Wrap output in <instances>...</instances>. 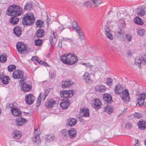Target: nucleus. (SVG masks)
<instances>
[{
	"instance_id": "obj_3",
	"label": "nucleus",
	"mask_w": 146,
	"mask_h": 146,
	"mask_svg": "<svg viewBox=\"0 0 146 146\" xmlns=\"http://www.w3.org/2000/svg\"><path fill=\"white\" fill-rule=\"evenodd\" d=\"M23 13V10L19 6H11L7 9V14L9 16H17L20 15Z\"/></svg>"
},
{
	"instance_id": "obj_57",
	"label": "nucleus",
	"mask_w": 146,
	"mask_h": 146,
	"mask_svg": "<svg viewBox=\"0 0 146 146\" xmlns=\"http://www.w3.org/2000/svg\"><path fill=\"white\" fill-rule=\"evenodd\" d=\"M56 76L55 74L53 72H52L51 74L50 77L52 79L54 78Z\"/></svg>"
},
{
	"instance_id": "obj_43",
	"label": "nucleus",
	"mask_w": 146,
	"mask_h": 146,
	"mask_svg": "<svg viewBox=\"0 0 146 146\" xmlns=\"http://www.w3.org/2000/svg\"><path fill=\"white\" fill-rule=\"evenodd\" d=\"M43 22L40 20H38L37 21L36 23V25L37 27H41L43 25Z\"/></svg>"
},
{
	"instance_id": "obj_22",
	"label": "nucleus",
	"mask_w": 146,
	"mask_h": 146,
	"mask_svg": "<svg viewBox=\"0 0 146 146\" xmlns=\"http://www.w3.org/2000/svg\"><path fill=\"white\" fill-rule=\"evenodd\" d=\"M103 98L105 101L108 103H110L113 101L111 95L108 93L104 94Z\"/></svg>"
},
{
	"instance_id": "obj_5",
	"label": "nucleus",
	"mask_w": 146,
	"mask_h": 146,
	"mask_svg": "<svg viewBox=\"0 0 146 146\" xmlns=\"http://www.w3.org/2000/svg\"><path fill=\"white\" fill-rule=\"evenodd\" d=\"M146 63V54H142L140 56L136 58L135 64V65L138 66L141 65H144Z\"/></svg>"
},
{
	"instance_id": "obj_46",
	"label": "nucleus",
	"mask_w": 146,
	"mask_h": 146,
	"mask_svg": "<svg viewBox=\"0 0 146 146\" xmlns=\"http://www.w3.org/2000/svg\"><path fill=\"white\" fill-rule=\"evenodd\" d=\"M42 40L39 39L35 40V44L37 46H40L42 44Z\"/></svg>"
},
{
	"instance_id": "obj_52",
	"label": "nucleus",
	"mask_w": 146,
	"mask_h": 146,
	"mask_svg": "<svg viewBox=\"0 0 146 146\" xmlns=\"http://www.w3.org/2000/svg\"><path fill=\"white\" fill-rule=\"evenodd\" d=\"M41 94L40 96V97H41V99L44 100L45 99L46 96H47V94L45 92L44 94H42L41 93H40Z\"/></svg>"
},
{
	"instance_id": "obj_53",
	"label": "nucleus",
	"mask_w": 146,
	"mask_h": 146,
	"mask_svg": "<svg viewBox=\"0 0 146 146\" xmlns=\"http://www.w3.org/2000/svg\"><path fill=\"white\" fill-rule=\"evenodd\" d=\"M132 126L131 124L129 122L127 123L125 125V127L127 129H130Z\"/></svg>"
},
{
	"instance_id": "obj_19",
	"label": "nucleus",
	"mask_w": 146,
	"mask_h": 146,
	"mask_svg": "<svg viewBox=\"0 0 146 146\" xmlns=\"http://www.w3.org/2000/svg\"><path fill=\"white\" fill-rule=\"evenodd\" d=\"M105 30L106 35L107 38L110 40H112L113 39V36L111 32L110 29L107 26H106L105 27Z\"/></svg>"
},
{
	"instance_id": "obj_30",
	"label": "nucleus",
	"mask_w": 146,
	"mask_h": 146,
	"mask_svg": "<svg viewBox=\"0 0 146 146\" xmlns=\"http://www.w3.org/2000/svg\"><path fill=\"white\" fill-rule=\"evenodd\" d=\"M105 111L108 114L112 113L113 111V109L112 106L108 105L104 107Z\"/></svg>"
},
{
	"instance_id": "obj_27",
	"label": "nucleus",
	"mask_w": 146,
	"mask_h": 146,
	"mask_svg": "<svg viewBox=\"0 0 146 146\" xmlns=\"http://www.w3.org/2000/svg\"><path fill=\"white\" fill-rule=\"evenodd\" d=\"M13 31L15 35L18 37H19L21 34V28L18 27H15L13 29Z\"/></svg>"
},
{
	"instance_id": "obj_64",
	"label": "nucleus",
	"mask_w": 146,
	"mask_h": 146,
	"mask_svg": "<svg viewBox=\"0 0 146 146\" xmlns=\"http://www.w3.org/2000/svg\"><path fill=\"white\" fill-rule=\"evenodd\" d=\"M144 144L145 146H146V139L144 141Z\"/></svg>"
},
{
	"instance_id": "obj_16",
	"label": "nucleus",
	"mask_w": 146,
	"mask_h": 146,
	"mask_svg": "<svg viewBox=\"0 0 146 146\" xmlns=\"http://www.w3.org/2000/svg\"><path fill=\"white\" fill-rule=\"evenodd\" d=\"M70 101L68 99H64L60 103V107L62 109L67 108L70 105Z\"/></svg>"
},
{
	"instance_id": "obj_54",
	"label": "nucleus",
	"mask_w": 146,
	"mask_h": 146,
	"mask_svg": "<svg viewBox=\"0 0 146 146\" xmlns=\"http://www.w3.org/2000/svg\"><path fill=\"white\" fill-rule=\"evenodd\" d=\"M62 41L70 42H71V41H72V40H71V39L68 38H63L62 39Z\"/></svg>"
},
{
	"instance_id": "obj_59",
	"label": "nucleus",
	"mask_w": 146,
	"mask_h": 146,
	"mask_svg": "<svg viewBox=\"0 0 146 146\" xmlns=\"http://www.w3.org/2000/svg\"><path fill=\"white\" fill-rule=\"evenodd\" d=\"M37 62H38L40 64H43L44 62L40 60L39 59H38V61Z\"/></svg>"
},
{
	"instance_id": "obj_49",
	"label": "nucleus",
	"mask_w": 146,
	"mask_h": 146,
	"mask_svg": "<svg viewBox=\"0 0 146 146\" xmlns=\"http://www.w3.org/2000/svg\"><path fill=\"white\" fill-rule=\"evenodd\" d=\"M41 94L40 93L39 96L38 97L36 103V106L37 107L39 106L41 102V98L40 97Z\"/></svg>"
},
{
	"instance_id": "obj_2",
	"label": "nucleus",
	"mask_w": 146,
	"mask_h": 146,
	"mask_svg": "<svg viewBox=\"0 0 146 146\" xmlns=\"http://www.w3.org/2000/svg\"><path fill=\"white\" fill-rule=\"evenodd\" d=\"M60 60L63 63L68 65H72L77 62V57L74 54H64L60 58Z\"/></svg>"
},
{
	"instance_id": "obj_26",
	"label": "nucleus",
	"mask_w": 146,
	"mask_h": 146,
	"mask_svg": "<svg viewBox=\"0 0 146 146\" xmlns=\"http://www.w3.org/2000/svg\"><path fill=\"white\" fill-rule=\"evenodd\" d=\"M139 128L142 130L145 129L146 128V122L143 120H140L138 123Z\"/></svg>"
},
{
	"instance_id": "obj_61",
	"label": "nucleus",
	"mask_w": 146,
	"mask_h": 146,
	"mask_svg": "<svg viewBox=\"0 0 146 146\" xmlns=\"http://www.w3.org/2000/svg\"><path fill=\"white\" fill-rule=\"evenodd\" d=\"M62 42H59V44H58V46L59 47H61L62 46V44H61Z\"/></svg>"
},
{
	"instance_id": "obj_34",
	"label": "nucleus",
	"mask_w": 146,
	"mask_h": 146,
	"mask_svg": "<svg viewBox=\"0 0 146 146\" xmlns=\"http://www.w3.org/2000/svg\"><path fill=\"white\" fill-rule=\"evenodd\" d=\"M77 33H78V35L80 36V38L82 40H84V34L82 32V31L80 28L78 29L76 31Z\"/></svg>"
},
{
	"instance_id": "obj_48",
	"label": "nucleus",
	"mask_w": 146,
	"mask_h": 146,
	"mask_svg": "<svg viewBox=\"0 0 146 146\" xmlns=\"http://www.w3.org/2000/svg\"><path fill=\"white\" fill-rule=\"evenodd\" d=\"M16 68V67L14 65H10L8 67V70L10 72H12Z\"/></svg>"
},
{
	"instance_id": "obj_10",
	"label": "nucleus",
	"mask_w": 146,
	"mask_h": 146,
	"mask_svg": "<svg viewBox=\"0 0 146 146\" xmlns=\"http://www.w3.org/2000/svg\"><path fill=\"white\" fill-rule=\"evenodd\" d=\"M92 105L95 109H98L102 106V103L100 100L98 98H94L92 100Z\"/></svg>"
},
{
	"instance_id": "obj_14",
	"label": "nucleus",
	"mask_w": 146,
	"mask_h": 146,
	"mask_svg": "<svg viewBox=\"0 0 146 146\" xmlns=\"http://www.w3.org/2000/svg\"><path fill=\"white\" fill-rule=\"evenodd\" d=\"M52 35L50 36V42L51 45L53 46L56 43L57 41L56 37L57 35L56 33H54V31H51Z\"/></svg>"
},
{
	"instance_id": "obj_8",
	"label": "nucleus",
	"mask_w": 146,
	"mask_h": 146,
	"mask_svg": "<svg viewBox=\"0 0 146 146\" xmlns=\"http://www.w3.org/2000/svg\"><path fill=\"white\" fill-rule=\"evenodd\" d=\"M73 91L70 90L62 91L60 93V95L61 97L66 98L71 97L73 96Z\"/></svg>"
},
{
	"instance_id": "obj_23",
	"label": "nucleus",
	"mask_w": 146,
	"mask_h": 146,
	"mask_svg": "<svg viewBox=\"0 0 146 146\" xmlns=\"http://www.w3.org/2000/svg\"><path fill=\"white\" fill-rule=\"evenodd\" d=\"M82 78L86 83L89 84L91 82L90 75L88 72H86L84 73Z\"/></svg>"
},
{
	"instance_id": "obj_58",
	"label": "nucleus",
	"mask_w": 146,
	"mask_h": 146,
	"mask_svg": "<svg viewBox=\"0 0 146 146\" xmlns=\"http://www.w3.org/2000/svg\"><path fill=\"white\" fill-rule=\"evenodd\" d=\"M121 30L120 31L116 32L115 33V35L118 36H120L121 35Z\"/></svg>"
},
{
	"instance_id": "obj_33",
	"label": "nucleus",
	"mask_w": 146,
	"mask_h": 146,
	"mask_svg": "<svg viewBox=\"0 0 146 146\" xmlns=\"http://www.w3.org/2000/svg\"><path fill=\"white\" fill-rule=\"evenodd\" d=\"M44 31L42 29H38L36 33V35L37 37L41 38L44 35Z\"/></svg>"
},
{
	"instance_id": "obj_47",
	"label": "nucleus",
	"mask_w": 146,
	"mask_h": 146,
	"mask_svg": "<svg viewBox=\"0 0 146 146\" xmlns=\"http://www.w3.org/2000/svg\"><path fill=\"white\" fill-rule=\"evenodd\" d=\"M112 79L110 78H108L106 80V84L109 86H110L112 84Z\"/></svg>"
},
{
	"instance_id": "obj_31",
	"label": "nucleus",
	"mask_w": 146,
	"mask_h": 146,
	"mask_svg": "<svg viewBox=\"0 0 146 146\" xmlns=\"http://www.w3.org/2000/svg\"><path fill=\"white\" fill-rule=\"evenodd\" d=\"M19 20V19L16 16H14L10 19L9 22L11 24L14 25L18 22Z\"/></svg>"
},
{
	"instance_id": "obj_15",
	"label": "nucleus",
	"mask_w": 146,
	"mask_h": 146,
	"mask_svg": "<svg viewBox=\"0 0 146 146\" xmlns=\"http://www.w3.org/2000/svg\"><path fill=\"white\" fill-rule=\"evenodd\" d=\"M80 116L82 117H89V110L86 108H82L80 109Z\"/></svg>"
},
{
	"instance_id": "obj_24",
	"label": "nucleus",
	"mask_w": 146,
	"mask_h": 146,
	"mask_svg": "<svg viewBox=\"0 0 146 146\" xmlns=\"http://www.w3.org/2000/svg\"><path fill=\"white\" fill-rule=\"evenodd\" d=\"M74 83L72 81H65L62 82L61 86L63 88H66L72 86Z\"/></svg>"
},
{
	"instance_id": "obj_36",
	"label": "nucleus",
	"mask_w": 146,
	"mask_h": 146,
	"mask_svg": "<svg viewBox=\"0 0 146 146\" xmlns=\"http://www.w3.org/2000/svg\"><path fill=\"white\" fill-rule=\"evenodd\" d=\"M7 55L4 54L0 56V62L1 63L5 62L7 60Z\"/></svg>"
},
{
	"instance_id": "obj_41",
	"label": "nucleus",
	"mask_w": 146,
	"mask_h": 146,
	"mask_svg": "<svg viewBox=\"0 0 146 146\" xmlns=\"http://www.w3.org/2000/svg\"><path fill=\"white\" fill-rule=\"evenodd\" d=\"M137 13L139 16H143L145 14L144 10L142 9L138 8L137 9Z\"/></svg>"
},
{
	"instance_id": "obj_25",
	"label": "nucleus",
	"mask_w": 146,
	"mask_h": 146,
	"mask_svg": "<svg viewBox=\"0 0 146 146\" xmlns=\"http://www.w3.org/2000/svg\"><path fill=\"white\" fill-rule=\"evenodd\" d=\"M56 102L52 99H49L46 104V106L48 108H50L52 107L55 104Z\"/></svg>"
},
{
	"instance_id": "obj_40",
	"label": "nucleus",
	"mask_w": 146,
	"mask_h": 146,
	"mask_svg": "<svg viewBox=\"0 0 146 146\" xmlns=\"http://www.w3.org/2000/svg\"><path fill=\"white\" fill-rule=\"evenodd\" d=\"M47 141H52L55 139V137L53 134L49 135H47L45 138Z\"/></svg>"
},
{
	"instance_id": "obj_13",
	"label": "nucleus",
	"mask_w": 146,
	"mask_h": 146,
	"mask_svg": "<svg viewBox=\"0 0 146 146\" xmlns=\"http://www.w3.org/2000/svg\"><path fill=\"white\" fill-rule=\"evenodd\" d=\"M26 103L29 105L32 104L34 100L35 97L32 94H29L26 95L25 97Z\"/></svg>"
},
{
	"instance_id": "obj_42",
	"label": "nucleus",
	"mask_w": 146,
	"mask_h": 146,
	"mask_svg": "<svg viewBox=\"0 0 146 146\" xmlns=\"http://www.w3.org/2000/svg\"><path fill=\"white\" fill-rule=\"evenodd\" d=\"M145 33L144 30L141 28L138 29L137 30V34L140 36H143Z\"/></svg>"
},
{
	"instance_id": "obj_50",
	"label": "nucleus",
	"mask_w": 146,
	"mask_h": 146,
	"mask_svg": "<svg viewBox=\"0 0 146 146\" xmlns=\"http://www.w3.org/2000/svg\"><path fill=\"white\" fill-rule=\"evenodd\" d=\"M134 116L135 118L139 119L141 118V115L140 113H135L134 114Z\"/></svg>"
},
{
	"instance_id": "obj_56",
	"label": "nucleus",
	"mask_w": 146,
	"mask_h": 146,
	"mask_svg": "<svg viewBox=\"0 0 146 146\" xmlns=\"http://www.w3.org/2000/svg\"><path fill=\"white\" fill-rule=\"evenodd\" d=\"M139 142L138 139H135V146H139Z\"/></svg>"
},
{
	"instance_id": "obj_63",
	"label": "nucleus",
	"mask_w": 146,
	"mask_h": 146,
	"mask_svg": "<svg viewBox=\"0 0 146 146\" xmlns=\"http://www.w3.org/2000/svg\"><path fill=\"white\" fill-rule=\"evenodd\" d=\"M87 4L88 5H90V7H91V3H90L89 2H87Z\"/></svg>"
},
{
	"instance_id": "obj_28",
	"label": "nucleus",
	"mask_w": 146,
	"mask_h": 146,
	"mask_svg": "<svg viewBox=\"0 0 146 146\" xmlns=\"http://www.w3.org/2000/svg\"><path fill=\"white\" fill-rule=\"evenodd\" d=\"M81 64L85 66L86 67V70L89 71V72H90L92 71L93 66L91 65L90 63H82Z\"/></svg>"
},
{
	"instance_id": "obj_55",
	"label": "nucleus",
	"mask_w": 146,
	"mask_h": 146,
	"mask_svg": "<svg viewBox=\"0 0 146 146\" xmlns=\"http://www.w3.org/2000/svg\"><path fill=\"white\" fill-rule=\"evenodd\" d=\"M31 59L32 61L36 60L37 62L38 60V58L36 56H33L32 57Z\"/></svg>"
},
{
	"instance_id": "obj_11",
	"label": "nucleus",
	"mask_w": 146,
	"mask_h": 146,
	"mask_svg": "<svg viewBox=\"0 0 146 146\" xmlns=\"http://www.w3.org/2000/svg\"><path fill=\"white\" fill-rule=\"evenodd\" d=\"M23 73L22 71L19 70H17L13 72V77L16 79H24V78H23Z\"/></svg>"
},
{
	"instance_id": "obj_20",
	"label": "nucleus",
	"mask_w": 146,
	"mask_h": 146,
	"mask_svg": "<svg viewBox=\"0 0 146 146\" xmlns=\"http://www.w3.org/2000/svg\"><path fill=\"white\" fill-rule=\"evenodd\" d=\"M11 111L12 114L15 117L20 116L21 115L20 110L17 108H11Z\"/></svg>"
},
{
	"instance_id": "obj_6",
	"label": "nucleus",
	"mask_w": 146,
	"mask_h": 146,
	"mask_svg": "<svg viewBox=\"0 0 146 146\" xmlns=\"http://www.w3.org/2000/svg\"><path fill=\"white\" fill-rule=\"evenodd\" d=\"M19 84L21 86V89L25 92H28L32 88L31 85L26 82L25 79L24 78L21 79L19 81Z\"/></svg>"
},
{
	"instance_id": "obj_12",
	"label": "nucleus",
	"mask_w": 146,
	"mask_h": 146,
	"mask_svg": "<svg viewBox=\"0 0 146 146\" xmlns=\"http://www.w3.org/2000/svg\"><path fill=\"white\" fill-rule=\"evenodd\" d=\"M27 122L26 119L21 117H17L15 121V124L18 126H22L25 125Z\"/></svg>"
},
{
	"instance_id": "obj_21",
	"label": "nucleus",
	"mask_w": 146,
	"mask_h": 146,
	"mask_svg": "<svg viewBox=\"0 0 146 146\" xmlns=\"http://www.w3.org/2000/svg\"><path fill=\"white\" fill-rule=\"evenodd\" d=\"M77 120L74 118H68L67 121L66 125L68 126H73L77 123Z\"/></svg>"
},
{
	"instance_id": "obj_51",
	"label": "nucleus",
	"mask_w": 146,
	"mask_h": 146,
	"mask_svg": "<svg viewBox=\"0 0 146 146\" xmlns=\"http://www.w3.org/2000/svg\"><path fill=\"white\" fill-rule=\"evenodd\" d=\"M126 38L128 41H131L132 39V36L130 34H126Z\"/></svg>"
},
{
	"instance_id": "obj_7",
	"label": "nucleus",
	"mask_w": 146,
	"mask_h": 146,
	"mask_svg": "<svg viewBox=\"0 0 146 146\" xmlns=\"http://www.w3.org/2000/svg\"><path fill=\"white\" fill-rule=\"evenodd\" d=\"M17 49L19 53L25 54L27 52V47L23 43L18 42L16 44Z\"/></svg>"
},
{
	"instance_id": "obj_35",
	"label": "nucleus",
	"mask_w": 146,
	"mask_h": 146,
	"mask_svg": "<svg viewBox=\"0 0 146 146\" xmlns=\"http://www.w3.org/2000/svg\"><path fill=\"white\" fill-rule=\"evenodd\" d=\"M33 7L32 4L29 2L26 3L24 8L25 11H29L31 10Z\"/></svg>"
},
{
	"instance_id": "obj_39",
	"label": "nucleus",
	"mask_w": 146,
	"mask_h": 146,
	"mask_svg": "<svg viewBox=\"0 0 146 146\" xmlns=\"http://www.w3.org/2000/svg\"><path fill=\"white\" fill-rule=\"evenodd\" d=\"M60 135L64 139H65L67 136V130L65 129H63L60 131Z\"/></svg>"
},
{
	"instance_id": "obj_45",
	"label": "nucleus",
	"mask_w": 146,
	"mask_h": 146,
	"mask_svg": "<svg viewBox=\"0 0 146 146\" xmlns=\"http://www.w3.org/2000/svg\"><path fill=\"white\" fill-rule=\"evenodd\" d=\"M9 79V78L8 76H4L2 80V82L4 84H7L8 83V80Z\"/></svg>"
},
{
	"instance_id": "obj_37",
	"label": "nucleus",
	"mask_w": 146,
	"mask_h": 146,
	"mask_svg": "<svg viewBox=\"0 0 146 146\" xmlns=\"http://www.w3.org/2000/svg\"><path fill=\"white\" fill-rule=\"evenodd\" d=\"M134 21L136 24L140 25H142L143 23L142 20L138 17L135 18Z\"/></svg>"
},
{
	"instance_id": "obj_32",
	"label": "nucleus",
	"mask_w": 146,
	"mask_h": 146,
	"mask_svg": "<svg viewBox=\"0 0 146 146\" xmlns=\"http://www.w3.org/2000/svg\"><path fill=\"white\" fill-rule=\"evenodd\" d=\"M13 134L14 138L16 139H19L21 136V132L17 130H15L13 131Z\"/></svg>"
},
{
	"instance_id": "obj_1",
	"label": "nucleus",
	"mask_w": 146,
	"mask_h": 146,
	"mask_svg": "<svg viewBox=\"0 0 146 146\" xmlns=\"http://www.w3.org/2000/svg\"><path fill=\"white\" fill-rule=\"evenodd\" d=\"M114 92L116 94L120 95L123 101L126 102L130 100L129 94L128 90L127 89L124 90L123 87L121 85L119 84L116 85L114 89Z\"/></svg>"
},
{
	"instance_id": "obj_4",
	"label": "nucleus",
	"mask_w": 146,
	"mask_h": 146,
	"mask_svg": "<svg viewBox=\"0 0 146 146\" xmlns=\"http://www.w3.org/2000/svg\"><path fill=\"white\" fill-rule=\"evenodd\" d=\"M22 20L23 25H30L35 22V18L33 13H29L25 14Z\"/></svg>"
},
{
	"instance_id": "obj_18",
	"label": "nucleus",
	"mask_w": 146,
	"mask_h": 146,
	"mask_svg": "<svg viewBox=\"0 0 146 146\" xmlns=\"http://www.w3.org/2000/svg\"><path fill=\"white\" fill-rule=\"evenodd\" d=\"M68 133L70 138L74 139L76 136V131L74 128H71L68 131Z\"/></svg>"
},
{
	"instance_id": "obj_9",
	"label": "nucleus",
	"mask_w": 146,
	"mask_h": 146,
	"mask_svg": "<svg viewBox=\"0 0 146 146\" xmlns=\"http://www.w3.org/2000/svg\"><path fill=\"white\" fill-rule=\"evenodd\" d=\"M146 94L145 93H140L138 95L137 99L138 104L139 106L144 105L145 100L146 98Z\"/></svg>"
},
{
	"instance_id": "obj_62",
	"label": "nucleus",
	"mask_w": 146,
	"mask_h": 146,
	"mask_svg": "<svg viewBox=\"0 0 146 146\" xmlns=\"http://www.w3.org/2000/svg\"><path fill=\"white\" fill-rule=\"evenodd\" d=\"M43 65H44V66H46L48 65V64L46 62H44Z\"/></svg>"
},
{
	"instance_id": "obj_17",
	"label": "nucleus",
	"mask_w": 146,
	"mask_h": 146,
	"mask_svg": "<svg viewBox=\"0 0 146 146\" xmlns=\"http://www.w3.org/2000/svg\"><path fill=\"white\" fill-rule=\"evenodd\" d=\"M38 132L37 130L35 128L34 132L35 137L33 138L32 140L33 143H36L38 144H40L41 141L38 135L39 132Z\"/></svg>"
},
{
	"instance_id": "obj_29",
	"label": "nucleus",
	"mask_w": 146,
	"mask_h": 146,
	"mask_svg": "<svg viewBox=\"0 0 146 146\" xmlns=\"http://www.w3.org/2000/svg\"><path fill=\"white\" fill-rule=\"evenodd\" d=\"M106 88L104 86L102 85L97 86L95 87L96 90L100 92H104L106 90Z\"/></svg>"
},
{
	"instance_id": "obj_44",
	"label": "nucleus",
	"mask_w": 146,
	"mask_h": 146,
	"mask_svg": "<svg viewBox=\"0 0 146 146\" xmlns=\"http://www.w3.org/2000/svg\"><path fill=\"white\" fill-rule=\"evenodd\" d=\"M72 25L73 28L75 31L80 28V27L78 25L77 23L75 21H73L72 22Z\"/></svg>"
},
{
	"instance_id": "obj_60",
	"label": "nucleus",
	"mask_w": 146,
	"mask_h": 146,
	"mask_svg": "<svg viewBox=\"0 0 146 146\" xmlns=\"http://www.w3.org/2000/svg\"><path fill=\"white\" fill-rule=\"evenodd\" d=\"M4 76V75L0 72V80H1Z\"/></svg>"
},
{
	"instance_id": "obj_38",
	"label": "nucleus",
	"mask_w": 146,
	"mask_h": 146,
	"mask_svg": "<svg viewBox=\"0 0 146 146\" xmlns=\"http://www.w3.org/2000/svg\"><path fill=\"white\" fill-rule=\"evenodd\" d=\"M95 7L99 5L102 2L103 0H91Z\"/></svg>"
}]
</instances>
